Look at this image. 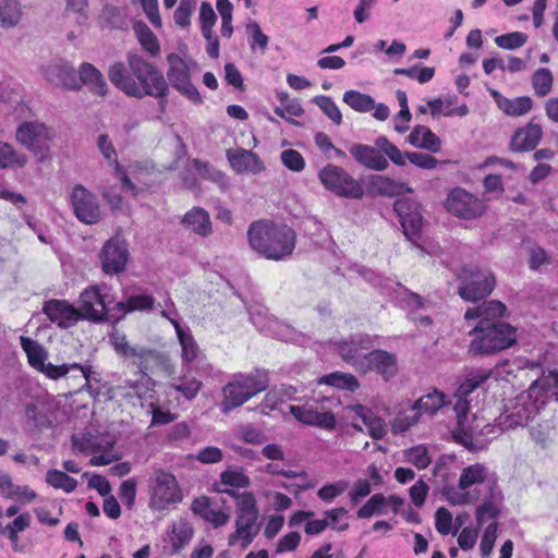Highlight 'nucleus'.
<instances>
[{
	"label": "nucleus",
	"instance_id": "nucleus-1",
	"mask_svg": "<svg viewBox=\"0 0 558 558\" xmlns=\"http://www.w3.org/2000/svg\"><path fill=\"white\" fill-rule=\"evenodd\" d=\"M108 78L129 97L165 99L169 94V84L162 72L137 52H129L126 63H112L108 69Z\"/></svg>",
	"mask_w": 558,
	"mask_h": 558
},
{
	"label": "nucleus",
	"instance_id": "nucleus-2",
	"mask_svg": "<svg viewBox=\"0 0 558 558\" xmlns=\"http://www.w3.org/2000/svg\"><path fill=\"white\" fill-rule=\"evenodd\" d=\"M109 341L118 355L131 361L140 369L135 379H125L119 386V389L123 390V396L136 397L140 400L149 398L154 386L149 373L168 372L171 367L169 357L158 350L131 344L126 336L119 330L109 335Z\"/></svg>",
	"mask_w": 558,
	"mask_h": 558
},
{
	"label": "nucleus",
	"instance_id": "nucleus-3",
	"mask_svg": "<svg viewBox=\"0 0 558 558\" xmlns=\"http://www.w3.org/2000/svg\"><path fill=\"white\" fill-rule=\"evenodd\" d=\"M558 401V371L543 374L527 390L505 401L502 412L496 418L501 430L524 427L548 401Z\"/></svg>",
	"mask_w": 558,
	"mask_h": 558
},
{
	"label": "nucleus",
	"instance_id": "nucleus-4",
	"mask_svg": "<svg viewBox=\"0 0 558 558\" xmlns=\"http://www.w3.org/2000/svg\"><path fill=\"white\" fill-rule=\"evenodd\" d=\"M488 373L477 372L468 376L458 387L453 398V411L457 415V427L453 430L454 438L466 448H473L476 437L482 434L478 416L472 412L474 402L478 399L480 389L488 379ZM488 427V425H485Z\"/></svg>",
	"mask_w": 558,
	"mask_h": 558
},
{
	"label": "nucleus",
	"instance_id": "nucleus-5",
	"mask_svg": "<svg viewBox=\"0 0 558 558\" xmlns=\"http://www.w3.org/2000/svg\"><path fill=\"white\" fill-rule=\"evenodd\" d=\"M247 236L254 251L272 260H282L289 257L296 244V234L292 228L266 220L253 222Z\"/></svg>",
	"mask_w": 558,
	"mask_h": 558
},
{
	"label": "nucleus",
	"instance_id": "nucleus-6",
	"mask_svg": "<svg viewBox=\"0 0 558 558\" xmlns=\"http://www.w3.org/2000/svg\"><path fill=\"white\" fill-rule=\"evenodd\" d=\"M497 488L496 475L484 464L474 463L462 470L458 486H445L442 495L450 505L464 506L475 504L482 495Z\"/></svg>",
	"mask_w": 558,
	"mask_h": 558
},
{
	"label": "nucleus",
	"instance_id": "nucleus-7",
	"mask_svg": "<svg viewBox=\"0 0 558 558\" xmlns=\"http://www.w3.org/2000/svg\"><path fill=\"white\" fill-rule=\"evenodd\" d=\"M20 343L23 351L26 353L29 365L38 372L45 374L49 379L57 380L70 376L71 378H82L86 381V384L89 381V367H84L78 363L61 365L46 363L47 351L39 342L29 337L21 336Z\"/></svg>",
	"mask_w": 558,
	"mask_h": 558
},
{
	"label": "nucleus",
	"instance_id": "nucleus-8",
	"mask_svg": "<svg viewBox=\"0 0 558 558\" xmlns=\"http://www.w3.org/2000/svg\"><path fill=\"white\" fill-rule=\"evenodd\" d=\"M517 342V329L507 323L480 320L474 328L470 351L474 354H494Z\"/></svg>",
	"mask_w": 558,
	"mask_h": 558
},
{
	"label": "nucleus",
	"instance_id": "nucleus-9",
	"mask_svg": "<svg viewBox=\"0 0 558 558\" xmlns=\"http://www.w3.org/2000/svg\"><path fill=\"white\" fill-rule=\"evenodd\" d=\"M361 275L372 286L380 289L384 294L391 295L392 292L397 293V298H401V306L410 311L411 319L417 323L420 326L427 327L432 324V319L428 315L418 313V311H427L428 306L430 305V303L425 301L421 295L409 291L399 282L383 277L372 269H363Z\"/></svg>",
	"mask_w": 558,
	"mask_h": 558
},
{
	"label": "nucleus",
	"instance_id": "nucleus-10",
	"mask_svg": "<svg viewBox=\"0 0 558 558\" xmlns=\"http://www.w3.org/2000/svg\"><path fill=\"white\" fill-rule=\"evenodd\" d=\"M148 506L153 511L174 508L183 500L177 477L162 469L155 470L148 478Z\"/></svg>",
	"mask_w": 558,
	"mask_h": 558
},
{
	"label": "nucleus",
	"instance_id": "nucleus-11",
	"mask_svg": "<svg viewBox=\"0 0 558 558\" xmlns=\"http://www.w3.org/2000/svg\"><path fill=\"white\" fill-rule=\"evenodd\" d=\"M268 387V376L266 372L256 371L250 375H238L234 380L225 386L221 410L225 413L230 412L250 400L252 397Z\"/></svg>",
	"mask_w": 558,
	"mask_h": 558
},
{
	"label": "nucleus",
	"instance_id": "nucleus-12",
	"mask_svg": "<svg viewBox=\"0 0 558 558\" xmlns=\"http://www.w3.org/2000/svg\"><path fill=\"white\" fill-rule=\"evenodd\" d=\"M114 444L113 436L109 434L84 433L72 436L73 452L92 456L90 464L95 466L108 465L119 460Z\"/></svg>",
	"mask_w": 558,
	"mask_h": 558
},
{
	"label": "nucleus",
	"instance_id": "nucleus-13",
	"mask_svg": "<svg viewBox=\"0 0 558 558\" xmlns=\"http://www.w3.org/2000/svg\"><path fill=\"white\" fill-rule=\"evenodd\" d=\"M338 404V399L325 397L320 400H307L302 405H289V411L302 424L331 430L336 426V417L331 412V407Z\"/></svg>",
	"mask_w": 558,
	"mask_h": 558
},
{
	"label": "nucleus",
	"instance_id": "nucleus-14",
	"mask_svg": "<svg viewBox=\"0 0 558 558\" xmlns=\"http://www.w3.org/2000/svg\"><path fill=\"white\" fill-rule=\"evenodd\" d=\"M459 294L465 301L476 302L488 296L495 287V277L488 269L474 265L464 266L459 275Z\"/></svg>",
	"mask_w": 558,
	"mask_h": 558
},
{
	"label": "nucleus",
	"instance_id": "nucleus-15",
	"mask_svg": "<svg viewBox=\"0 0 558 558\" xmlns=\"http://www.w3.org/2000/svg\"><path fill=\"white\" fill-rule=\"evenodd\" d=\"M113 303L110 288L106 284H92L80 294L78 310L83 319L100 323L107 319Z\"/></svg>",
	"mask_w": 558,
	"mask_h": 558
},
{
	"label": "nucleus",
	"instance_id": "nucleus-16",
	"mask_svg": "<svg viewBox=\"0 0 558 558\" xmlns=\"http://www.w3.org/2000/svg\"><path fill=\"white\" fill-rule=\"evenodd\" d=\"M318 179L326 190L337 196L359 199L364 195L363 186L339 166H325L318 172Z\"/></svg>",
	"mask_w": 558,
	"mask_h": 558
},
{
	"label": "nucleus",
	"instance_id": "nucleus-17",
	"mask_svg": "<svg viewBox=\"0 0 558 558\" xmlns=\"http://www.w3.org/2000/svg\"><path fill=\"white\" fill-rule=\"evenodd\" d=\"M167 80L171 86L191 101L201 102V95L191 81V73L195 62L186 60L174 52L167 56Z\"/></svg>",
	"mask_w": 558,
	"mask_h": 558
},
{
	"label": "nucleus",
	"instance_id": "nucleus-18",
	"mask_svg": "<svg viewBox=\"0 0 558 558\" xmlns=\"http://www.w3.org/2000/svg\"><path fill=\"white\" fill-rule=\"evenodd\" d=\"M50 138L48 128L40 122H23L16 130V141L31 150L39 161L49 156L48 142Z\"/></svg>",
	"mask_w": 558,
	"mask_h": 558
},
{
	"label": "nucleus",
	"instance_id": "nucleus-19",
	"mask_svg": "<svg viewBox=\"0 0 558 558\" xmlns=\"http://www.w3.org/2000/svg\"><path fill=\"white\" fill-rule=\"evenodd\" d=\"M405 238L417 245L422 230V213L417 202L409 197L398 198L393 204Z\"/></svg>",
	"mask_w": 558,
	"mask_h": 558
},
{
	"label": "nucleus",
	"instance_id": "nucleus-20",
	"mask_svg": "<svg viewBox=\"0 0 558 558\" xmlns=\"http://www.w3.org/2000/svg\"><path fill=\"white\" fill-rule=\"evenodd\" d=\"M70 198L74 214L80 221L94 225L101 219L97 197L82 184L73 186Z\"/></svg>",
	"mask_w": 558,
	"mask_h": 558
},
{
	"label": "nucleus",
	"instance_id": "nucleus-21",
	"mask_svg": "<svg viewBox=\"0 0 558 558\" xmlns=\"http://www.w3.org/2000/svg\"><path fill=\"white\" fill-rule=\"evenodd\" d=\"M446 208L457 217L474 219L485 211V204L465 190L457 187L448 195Z\"/></svg>",
	"mask_w": 558,
	"mask_h": 558
},
{
	"label": "nucleus",
	"instance_id": "nucleus-22",
	"mask_svg": "<svg viewBox=\"0 0 558 558\" xmlns=\"http://www.w3.org/2000/svg\"><path fill=\"white\" fill-rule=\"evenodd\" d=\"M250 319L253 325L263 333L269 337L278 338L282 341L291 340L292 330L290 327L277 318L269 315L267 308L260 304L250 305L247 307Z\"/></svg>",
	"mask_w": 558,
	"mask_h": 558
},
{
	"label": "nucleus",
	"instance_id": "nucleus-23",
	"mask_svg": "<svg viewBox=\"0 0 558 558\" xmlns=\"http://www.w3.org/2000/svg\"><path fill=\"white\" fill-rule=\"evenodd\" d=\"M357 372H375L385 380H389L398 372L397 356L385 350L369 351L364 360L357 362Z\"/></svg>",
	"mask_w": 558,
	"mask_h": 558
},
{
	"label": "nucleus",
	"instance_id": "nucleus-24",
	"mask_svg": "<svg viewBox=\"0 0 558 558\" xmlns=\"http://www.w3.org/2000/svg\"><path fill=\"white\" fill-rule=\"evenodd\" d=\"M101 267L107 275H117L125 269L129 250L125 241L114 236L102 246L100 254Z\"/></svg>",
	"mask_w": 558,
	"mask_h": 558
},
{
	"label": "nucleus",
	"instance_id": "nucleus-25",
	"mask_svg": "<svg viewBox=\"0 0 558 558\" xmlns=\"http://www.w3.org/2000/svg\"><path fill=\"white\" fill-rule=\"evenodd\" d=\"M43 312L51 323L57 324L60 328L72 327L78 320L83 319L80 310L74 307L66 300L52 299L46 301L43 306Z\"/></svg>",
	"mask_w": 558,
	"mask_h": 558
},
{
	"label": "nucleus",
	"instance_id": "nucleus-26",
	"mask_svg": "<svg viewBox=\"0 0 558 558\" xmlns=\"http://www.w3.org/2000/svg\"><path fill=\"white\" fill-rule=\"evenodd\" d=\"M372 347L373 340L371 336L357 333L351 336L349 340L340 342L338 344V352L348 364L357 371V362L366 357Z\"/></svg>",
	"mask_w": 558,
	"mask_h": 558
},
{
	"label": "nucleus",
	"instance_id": "nucleus-27",
	"mask_svg": "<svg viewBox=\"0 0 558 558\" xmlns=\"http://www.w3.org/2000/svg\"><path fill=\"white\" fill-rule=\"evenodd\" d=\"M404 500L397 496L391 495L389 497H385L383 494L373 495L365 505H363L356 512L359 519H367L375 514L377 515H386L389 510L393 513H398L400 507L403 505Z\"/></svg>",
	"mask_w": 558,
	"mask_h": 558
},
{
	"label": "nucleus",
	"instance_id": "nucleus-28",
	"mask_svg": "<svg viewBox=\"0 0 558 558\" xmlns=\"http://www.w3.org/2000/svg\"><path fill=\"white\" fill-rule=\"evenodd\" d=\"M47 81L66 89H78L80 82L75 69L64 61L51 62L44 69Z\"/></svg>",
	"mask_w": 558,
	"mask_h": 558
},
{
	"label": "nucleus",
	"instance_id": "nucleus-29",
	"mask_svg": "<svg viewBox=\"0 0 558 558\" xmlns=\"http://www.w3.org/2000/svg\"><path fill=\"white\" fill-rule=\"evenodd\" d=\"M191 510L215 529L226 525L230 519V515L217 507L207 496L195 498L191 504Z\"/></svg>",
	"mask_w": 558,
	"mask_h": 558
},
{
	"label": "nucleus",
	"instance_id": "nucleus-30",
	"mask_svg": "<svg viewBox=\"0 0 558 558\" xmlns=\"http://www.w3.org/2000/svg\"><path fill=\"white\" fill-rule=\"evenodd\" d=\"M228 161L236 173H260L265 170L264 162L257 154L244 148L228 149Z\"/></svg>",
	"mask_w": 558,
	"mask_h": 558
},
{
	"label": "nucleus",
	"instance_id": "nucleus-31",
	"mask_svg": "<svg viewBox=\"0 0 558 558\" xmlns=\"http://www.w3.org/2000/svg\"><path fill=\"white\" fill-rule=\"evenodd\" d=\"M349 151L356 162L363 167L374 170L384 171L389 167L386 157L374 146L366 144H353Z\"/></svg>",
	"mask_w": 558,
	"mask_h": 558
},
{
	"label": "nucleus",
	"instance_id": "nucleus-32",
	"mask_svg": "<svg viewBox=\"0 0 558 558\" xmlns=\"http://www.w3.org/2000/svg\"><path fill=\"white\" fill-rule=\"evenodd\" d=\"M97 146L102 154L104 158L108 161V163L113 167L114 174L122 182L123 189L131 192L133 195H136L138 189L136 185L130 180L124 169L120 166L118 161V156L112 142L109 140L108 135L101 134L98 137Z\"/></svg>",
	"mask_w": 558,
	"mask_h": 558
},
{
	"label": "nucleus",
	"instance_id": "nucleus-33",
	"mask_svg": "<svg viewBox=\"0 0 558 558\" xmlns=\"http://www.w3.org/2000/svg\"><path fill=\"white\" fill-rule=\"evenodd\" d=\"M257 517L258 513L236 514V529L228 538L230 546H235L240 543L242 548H246L253 542L257 534Z\"/></svg>",
	"mask_w": 558,
	"mask_h": 558
},
{
	"label": "nucleus",
	"instance_id": "nucleus-34",
	"mask_svg": "<svg viewBox=\"0 0 558 558\" xmlns=\"http://www.w3.org/2000/svg\"><path fill=\"white\" fill-rule=\"evenodd\" d=\"M174 329L181 345L182 367H194L193 363L196 362L201 355V350L191 329L181 324H174Z\"/></svg>",
	"mask_w": 558,
	"mask_h": 558
},
{
	"label": "nucleus",
	"instance_id": "nucleus-35",
	"mask_svg": "<svg viewBox=\"0 0 558 558\" xmlns=\"http://www.w3.org/2000/svg\"><path fill=\"white\" fill-rule=\"evenodd\" d=\"M368 189L372 193L384 196H398L413 192L407 183L379 174L369 177Z\"/></svg>",
	"mask_w": 558,
	"mask_h": 558
},
{
	"label": "nucleus",
	"instance_id": "nucleus-36",
	"mask_svg": "<svg viewBox=\"0 0 558 558\" xmlns=\"http://www.w3.org/2000/svg\"><path fill=\"white\" fill-rule=\"evenodd\" d=\"M80 86H87L90 93L98 96H106L108 93V84L102 73L92 63L84 62L78 69Z\"/></svg>",
	"mask_w": 558,
	"mask_h": 558
},
{
	"label": "nucleus",
	"instance_id": "nucleus-37",
	"mask_svg": "<svg viewBox=\"0 0 558 558\" xmlns=\"http://www.w3.org/2000/svg\"><path fill=\"white\" fill-rule=\"evenodd\" d=\"M194 367H182V374L171 379L170 387L191 401L198 395L203 383L192 375Z\"/></svg>",
	"mask_w": 558,
	"mask_h": 558
},
{
	"label": "nucleus",
	"instance_id": "nucleus-38",
	"mask_svg": "<svg viewBox=\"0 0 558 558\" xmlns=\"http://www.w3.org/2000/svg\"><path fill=\"white\" fill-rule=\"evenodd\" d=\"M542 134V128L531 122L514 133L511 138V149L514 151L532 150L538 144Z\"/></svg>",
	"mask_w": 558,
	"mask_h": 558
},
{
	"label": "nucleus",
	"instance_id": "nucleus-39",
	"mask_svg": "<svg viewBox=\"0 0 558 558\" xmlns=\"http://www.w3.org/2000/svg\"><path fill=\"white\" fill-rule=\"evenodd\" d=\"M407 141L412 146L430 153H438L441 149L440 138L425 125L414 126Z\"/></svg>",
	"mask_w": 558,
	"mask_h": 558
},
{
	"label": "nucleus",
	"instance_id": "nucleus-40",
	"mask_svg": "<svg viewBox=\"0 0 558 558\" xmlns=\"http://www.w3.org/2000/svg\"><path fill=\"white\" fill-rule=\"evenodd\" d=\"M483 504L476 510V521L482 526L486 521L497 522L502 493L499 488L482 495Z\"/></svg>",
	"mask_w": 558,
	"mask_h": 558
},
{
	"label": "nucleus",
	"instance_id": "nucleus-41",
	"mask_svg": "<svg viewBox=\"0 0 558 558\" xmlns=\"http://www.w3.org/2000/svg\"><path fill=\"white\" fill-rule=\"evenodd\" d=\"M350 411L354 416L361 418L368 434L374 439H380L386 435V423L383 418L376 416L371 409L362 404H355L350 408Z\"/></svg>",
	"mask_w": 558,
	"mask_h": 558
},
{
	"label": "nucleus",
	"instance_id": "nucleus-42",
	"mask_svg": "<svg viewBox=\"0 0 558 558\" xmlns=\"http://www.w3.org/2000/svg\"><path fill=\"white\" fill-rule=\"evenodd\" d=\"M185 228L192 230L201 236H208L211 233V221L209 214L201 208L193 207L182 218Z\"/></svg>",
	"mask_w": 558,
	"mask_h": 558
},
{
	"label": "nucleus",
	"instance_id": "nucleus-43",
	"mask_svg": "<svg viewBox=\"0 0 558 558\" xmlns=\"http://www.w3.org/2000/svg\"><path fill=\"white\" fill-rule=\"evenodd\" d=\"M250 485V478L242 469L226 470L220 474V481L215 483V489L219 493H227L235 496L231 488H245Z\"/></svg>",
	"mask_w": 558,
	"mask_h": 558
},
{
	"label": "nucleus",
	"instance_id": "nucleus-44",
	"mask_svg": "<svg viewBox=\"0 0 558 558\" xmlns=\"http://www.w3.org/2000/svg\"><path fill=\"white\" fill-rule=\"evenodd\" d=\"M449 403L451 400L444 392L434 389L418 398L413 404L421 415L433 416Z\"/></svg>",
	"mask_w": 558,
	"mask_h": 558
},
{
	"label": "nucleus",
	"instance_id": "nucleus-45",
	"mask_svg": "<svg viewBox=\"0 0 558 558\" xmlns=\"http://www.w3.org/2000/svg\"><path fill=\"white\" fill-rule=\"evenodd\" d=\"M507 313V307L500 301H488L484 302L480 306L470 307L465 311L464 318L466 320L480 318V320H486L490 323V318L504 317Z\"/></svg>",
	"mask_w": 558,
	"mask_h": 558
},
{
	"label": "nucleus",
	"instance_id": "nucleus-46",
	"mask_svg": "<svg viewBox=\"0 0 558 558\" xmlns=\"http://www.w3.org/2000/svg\"><path fill=\"white\" fill-rule=\"evenodd\" d=\"M133 29L143 50L151 58L158 57L161 50L160 44L153 31L141 21L134 23Z\"/></svg>",
	"mask_w": 558,
	"mask_h": 558
},
{
	"label": "nucleus",
	"instance_id": "nucleus-47",
	"mask_svg": "<svg viewBox=\"0 0 558 558\" xmlns=\"http://www.w3.org/2000/svg\"><path fill=\"white\" fill-rule=\"evenodd\" d=\"M496 102L506 114L512 117L523 116L532 108V99L527 96L515 97L509 99L500 96L497 92H493Z\"/></svg>",
	"mask_w": 558,
	"mask_h": 558
},
{
	"label": "nucleus",
	"instance_id": "nucleus-48",
	"mask_svg": "<svg viewBox=\"0 0 558 558\" xmlns=\"http://www.w3.org/2000/svg\"><path fill=\"white\" fill-rule=\"evenodd\" d=\"M23 16L20 0H0V27L13 28L20 24Z\"/></svg>",
	"mask_w": 558,
	"mask_h": 558
},
{
	"label": "nucleus",
	"instance_id": "nucleus-49",
	"mask_svg": "<svg viewBox=\"0 0 558 558\" xmlns=\"http://www.w3.org/2000/svg\"><path fill=\"white\" fill-rule=\"evenodd\" d=\"M342 100L351 109L360 113H367L373 110L374 98L371 95L350 89L343 94Z\"/></svg>",
	"mask_w": 558,
	"mask_h": 558
},
{
	"label": "nucleus",
	"instance_id": "nucleus-50",
	"mask_svg": "<svg viewBox=\"0 0 558 558\" xmlns=\"http://www.w3.org/2000/svg\"><path fill=\"white\" fill-rule=\"evenodd\" d=\"M194 534V530L186 521H180L172 525L170 542L172 549L178 551L187 545Z\"/></svg>",
	"mask_w": 558,
	"mask_h": 558
},
{
	"label": "nucleus",
	"instance_id": "nucleus-51",
	"mask_svg": "<svg viewBox=\"0 0 558 558\" xmlns=\"http://www.w3.org/2000/svg\"><path fill=\"white\" fill-rule=\"evenodd\" d=\"M194 167L196 172L207 180L216 183L222 191L227 190L230 185L229 178L220 170L215 169L208 162L194 160Z\"/></svg>",
	"mask_w": 558,
	"mask_h": 558
},
{
	"label": "nucleus",
	"instance_id": "nucleus-52",
	"mask_svg": "<svg viewBox=\"0 0 558 558\" xmlns=\"http://www.w3.org/2000/svg\"><path fill=\"white\" fill-rule=\"evenodd\" d=\"M317 384L328 385L337 388L347 389L350 391H354L359 388L357 379L351 374H342V373H332L317 379Z\"/></svg>",
	"mask_w": 558,
	"mask_h": 558
},
{
	"label": "nucleus",
	"instance_id": "nucleus-53",
	"mask_svg": "<svg viewBox=\"0 0 558 558\" xmlns=\"http://www.w3.org/2000/svg\"><path fill=\"white\" fill-rule=\"evenodd\" d=\"M46 482L56 489H62L65 493H72L77 487V481L69 476L65 472L51 469L46 473Z\"/></svg>",
	"mask_w": 558,
	"mask_h": 558
},
{
	"label": "nucleus",
	"instance_id": "nucleus-54",
	"mask_svg": "<svg viewBox=\"0 0 558 558\" xmlns=\"http://www.w3.org/2000/svg\"><path fill=\"white\" fill-rule=\"evenodd\" d=\"M421 413L412 404L410 409L400 412L392 421L391 427L393 433H404L414 426L421 417Z\"/></svg>",
	"mask_w": 558,
	"mask_h": 558
},
{
	"label": "nucleus",
	"instance_id": "nucleus-55",
	"mask_svg": "<svg viewBox=\"0 0 558 558\" xmlns=\"http://www.w3.org/2000/svg\"><path fill=\"white\" fill-rule=\"evenodd\" d=\"M530 434L536 445L546 449L554 440V425L549 421L538 423L537 426L532 427Z\"/></svg>",
	"mask_w": 558,
	"mask_h": 558
},
{
	"label": "nucleus",
	"instance_id": "nucleus-56",
	"mask_svg": "<svg viewBox=\"0 0 558 558\" xmlns=\"http://www.w3.org/2000/svg\"><path fill=\"white\" fill-rule=\"evenodd\" d=\"M403 456L407 462L413 464L418 470L426 469L432 461L427 447L423 445L407 449Z\"/></svg>",
	"mask_w": 558,
	"mask_h": 558
},
{
	"label": "nucleus",
	"instance_id": "nucleus-57",
	"mask_svg": "<svg viewBox=\"0 0 558 558\" xmlns=\"http://www.w3.org/2000/svg\"><path fill=\"white\" fill-rule=\"evenodd\" d=\"M26 161V157L16 154L10 144L0 142V169L11 166L24 167Z\"/></svg>",
	"mask_w": 558,
	"mask_h": 558
},
{
	"label": "nucleus",
	"instance_id": "nucleus-58",
	"mask_svg": "<svg viewBox=\"0 0 558 558\" xmlns=\"http://www.w3.org/2000/svg\"><path fill=\"white\" fill-rule=\"evenodd\" d=\"M155 300L147 294L132 295L125 302L118 303L119 307L124 312L150 310L154 306Z\"/></svg>",
	"mask_w": 558,
	"mask_h": 558
},
{
	"label": "nucleus",
	"instance_id": "nucleus-59",
	"mask_svg": "<svg viewBox=\"0 0 558 558\" xmlns=\"http://www.w3.org/2000/svg\"><path fill=\"white\" fill-rule=\"evenodd\" d=\"M314 102L337 125L342 123V113L337 104L328 96H316Z\"/></svg>",
	"mask_w": 558,
	"mask_h": 558
},
{
	"label": "nucleus",
	"instance_id": "nucleus-60",
	"mask_svg": "<svg viewBox=\"0 0 558 558\" xmlns=\"http://www.w3.org/2000/svg\"><path fill=\"white\" fill-rule=\"evenodd\" d=\"M349 487V482L345 480H339L337 482L326 484L320 487L317 492V496L325 502H331L337 497L342 495Z\"/></svg>",
	"mask_w": 558,
	"mask_h": 558
},
{
	"label": "nucleus",
	"instance_id": "nucleus-61",
	"mask_svg": "<svg viewBox=\"0 0 558 558\" xmlns=\"http://www.w3.org/2000/svg\"><path fill=\"white\" fill-rule=\"evenodd\" d=\"M533 87L537 96L547 95L553 85V75L548 69H538L532 77Z\"/></svg>",
	"mask_w": 558,
	"mask_h": 558
},
{
	"label": "nucleus",
	"instance_id": "nucleus-62",
	"mask_svg": "<svg viewBox=\"0 0 558 558\" xmlns=\"http://www.w3.org/2000/svg\"><path fill=\"white\" fill-rule=\"evenodd\" d=\"M247 33L250 35V47L252 50L258 48L264 52L268 46L269 38L265 35L256 22H251L246 25Z\"/></svg>",
	"mask_w": 558,
	"mask_h": 558
},
{
	"label": "nucleus",
	"instance_id": "nucleus-63",
	"mask_svg": "<svg viewBox=\"0 0 558 558\" xmlns=\"http://www.w3.org/2000/svg\"><path fill=\"white\" fill-rule=\"evenodd\" d=\"M527 40V35L521 32H513L497 36L495 43L502 49H517L522 47Z\"/></svg>",
	"mask_w": 558,
	"mask_h": 558
},
{
	"label": "nucleus",
	"instance_id": "nucleus-64",
	"mask_svg": "<svg viewBox=\"0 0 558 558\" xmlns=\"http://www.w3.org/2000/svg\"><path fill=\"white\" fill-rule=\"evenodd\" d=\"M498 523L490 522L484 530V534L481 541V554L482 558H489L496 538H497Z\"/></svg>",
	"mask_w": 558,
	"mask_h": 558
}]
</instances>
